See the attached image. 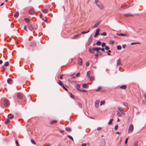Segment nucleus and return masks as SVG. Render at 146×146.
Returning a JSON list of instances; mask_svg holds the SVG:
<instances>
[{"label":"nucleus","instance_id":"15","mask_svg":"<svg viewBox=\"0 0 146 146\" xmlns=\"http://www.w3.org/2000/svg\"><path fill=\"white\" fill-rule=\"evenodd\" d=\"M29 13L30 14L33 15L34 13V9L32 8L29 11Z\"/></svg>","mask_w":146,"mask_h":146},{"label":"nucleus","instance_id":"3","mask_svg":"<svg viewBox=\"0 0 146 146\" xmlns=\"http://www.w3.org/2000/svg\"><path fill=\"white\" fill-rule=\"evenodd\" d=\"M89 51L91 53L93 54L94 53V51H98L99 50L98 48L93 47L92 49L91 47H90L89 49Z\"/></svg>","mask_w":146,"mask_h":146},{"label":"nucleus","instance_id":"64","mask_svg":"<svg viewBox=\"0 0 146 146\" xmlns=\"http://www.w3.org/2000/svg\"><path fill=\"white\" fill-rule=\"evenodd\" d=\"M86 143H83L82 144V146H86Z\"/></svg>","mask_w":146,"mask_h":146},{"label":"nucleus","instance_id":"48","mask_svg":"<svg viewBox=\"0 0 146 146\" xmlns=\"http://www.w3.org/2000/svg\"><path fill=\"white\" fill-rule=\"evenodd\" d=\"M105 103V101L104 100L100 102V105L104 104Z\"/></svg>","mask_w":146,"mask_h":146},{"label":"nucleus","instance_id":"56","mask_svg":"<svg viewBox=\"0 0 146 146\" xmlns=\"http://www.w3.org/2000/svg\"><path fill=\"white\" fill-rule=\"evenodd\" d=\"M123 105L124 106H128V104L127 102H124L123 103Z\"/></svg>","mask_w":146,"mask_h":146},{"label":"nucleus","instance_id":"22","mask_svg":"<svg viewBox=\"0 0 146 146\" xmlns=\"http://www.w3.org/2000/svg\"><path fill=\"white\" fill-rule=\"evenodd\" d=\"M65 130L68 132H70L71 131V129L70 128L66 127L65 128Z\"/></svg>","mask_w":146,"mask_h":146},{"label":"nucleus","instance_id":"2","mask_svg":"<svg viewBox=\"0 0 146 146\" xmlns=\"http://www.w3.org/2000/svg\"><path fill=\"white\" fill-rule=\"evenodd\" d=\"M3 103L4 106L5 107H8L10 105V101L8 99H4Z\"/></svg>","mask_w":146,"mask_h":146},{"label":"nucleus","instance_id":"14","mask_svg":"<svg viewBox=\"0 0 146 146\" xmlns=\"http://www.w3.org/2000/svg\"><path fill=\"white\" fill-rule=\"evenodd\" d=\"M100 23L101 21H99L96 23L93 27V28H95L97 27L100 24Z\"/></svg>","mask_w":146,"mask_h":146},{"label":"nucleus","instance_id":"42","mask_svg":"<svg viewBox=\"0 0 146 146\" xmlns=\"http://www.w3.org/2000/svg\"><path fill=\"white\" fill-rule=\"evenodd\" d=\"M101 35L106 36V33L105 32L102 33L101 34Z\"/></svg>","mask_w":146,"mask_h":146},{"label":"nucleus","instance_id":"17","mask_svg":"<svg viewBox=\"0 0 146 146\" xmlns=\"http://www.w3.org/2000/svg\"><path fill=\"white\" fill-rule=\"evenodd\" d=\"M19 13L18 11H17L14 15V17L16 18H17L19 15Z\"/></svg>","mask_w":146,"mask_h":146},{"label":"nucleus","instance_id":"63","mask_svg":"<svg viewBox=\"0 0 146 146\" xmlns=\"http://www.w3.org/2000/svg\"><path fill=\"white\" fill-rule=\"evenodd\" d=\"M121 112L122 114H123V115L125 114V113L123 110L122 112Z\"/></svg>","mask_w":146,"mask_h":146},{"label":"nucleus","instance_id":"24","mask_svg":"<svg viewBox=\"0 0 146 146\" xmlns=\"http://www.w3.org/2000/svg\"><path fill=\"white\" fill-rule=\"evenodd\" d=\"M80 86V85L79 84H76V89H77V90L79 91H80V90L79 89Z\"/></svg>","mask_w":146,"mask_h":146},{"label":"nucleus","instance_id":"46","mask_svg":"<svg viewBox=\"0 0 146 146\" xmlns=\"http://www.w3.org/2000/svg\"><path fill=\"white\" fill-rule=\"evenodd\" d=\"M118 125H116L114 127V130H116L118 128Z\"/></svg>","mask_w":146,"mask_h":146},{"label":"nucleus","instance_id":"8","mask_svg":"<svg viewBox=\"0 0 146 146\" xmlns=\"http://www.w3.org/2000/svg\"><path fill=\"white\" fill-rule=\"evenodd\" d=\"M80 34H77L74 35L72 37H71V39H75L77 38H79Z\"/></svg>","mask_w":146,"mask_h":146},{"label":"nucleus","instance_id":"55","mask_svg":"<svg viewBox=\"0 0 146 146\" xmlns=\"http://www.w3.org/2000/svg\"><path fill=\"white\" fill-rule=\"evenodd\" d=\"M80 75V72H78V73H77L76 74V77H78Z\"/></svg>","mask_w":146,"mask_h":146},{"label":"nucleus","instance_id":"5","mask_svg":"<svg viewBox=\"0 0 146 146\" xmlns=\"http://www.w3.org/2000/svg\"><path fill=\"white\" fill-rule=\"evenodd\" d=\"M134 129L133 126V124H131L129 125V127L128 129V132L129 133L133 131Z\"/></svg>","mask_w":146,"mask_h":146},{"label":"nucleus","instance_id":"26","mask_svg":"<svg viewBox=\"0 0 146 146\" xmlns=\"http://www.w3.org/2000/svg\"><path fill=\"white\" fill-rule=\"evenodd\" d=\"M57 83L60 86H62L63 85V83L60 80H58V82H57Z\"/></svg>","mask_w":146,"mask_h":146},{"label":"nucleus","instance_id":"44","mask_svg":"<svg viewBox=\"0 0 146 146\" xmlns=\"http://www.w3.org/2000/svg\"><path fill=\"white\" fill-rule=\"evenodd\" d=\"M113 119H111L109 121V122L108 123V124L109 125H111L112 124V121H113Z\"/></svg>","mask_w":146,"mask_h":146},{"label":"nucleus","instance_id":"9","mask_svg":"<svg viewBox=\"0 0 146 146\" xmlns=\"http://www.w3.org/2000/svg\"><path fill=\"white\" fill-rule=\"evenodd\" d=\"M92 34H91L90 36L89 37V38H88V45H89L91 43V42L92 40Z\"/></svg>","mask_w":146,"mask_h":146},{"label":"nucleus","instance_id":"39","mask_svg":"<svg viewBox=\"0 0 146 146\" xmlns=\"http://www.w3.org/2000/svg\"><path fill=\"white\" fill-rule=\"evenodd\" d=\"M117 50H120L121 49V46L120 45H118L117 47Z\"/></svg>","mask_w":146,"mask_h":146},{"label":"nucleus","instance_id":"47","mask_svg":"<svg viewBox=\"0 0 146 146\" xmlns=\"http://www.w3.org/2000/svg\"><path fill=\"white\" fill-rule=\"evenodd\" d=\"M105 49L106 50H108L110 48L108 46H105Z\"/></svg>","mask_w":146,"mask_h":146},{"label":"nucleus","instance_id":"30","mask_svg":"<svg viewBox=\"0 0 146 146\" xmlns=\"http://www.w3.org/2000/svg\"><path fill=\"white\" fill-rule=\"evenodd\" d=\"M101 42L100 41H97L96 42V44L98 46L100 45L101 44Z\"/></svg>","mask_w":146,"mask_h":146},{"label":"nucleus","instance_id":"7","mask_svg":"<svg viewBox=\"0 0 146 146\" xmlns=\"http://www.w3.org/2000/svg\"><path fill=\"white\" fill-rule=\"evenodd\" d=\"M36 42L35 41H33L31 42L30 44V47H35L36 46ZM33 49H32V50H33Z\"/></svg>","mask_w":146,"mask_h":146},{"label":"nucleus","instance_id":"23","mask_svg":"<svg viewBox=\"0 0 146 146\" xmlns=\"http://www.w3.org/2000/svg\"><path fill=\"white\" fill-rule=\"evenodd\" d=\"M13 80H12L10 78H9L7 79V82L8 84H10L12 82V81Z\"/></svg>","mask_w":146,"mask_h":146},{"label":"nucleus","instance_id":"33","mask_svg":"<svg viewBox=\"0 0 146 146\" xmlns=\"http://www.w3.org/2000/svg\"><path fill=\"white\" fill-rule=\"evenodd\" d=\"M9 65V63L8 62H6L4 64V66H7Z\"/></svg>","mask_w":146,"mask_h":146},{"label":"nucleus","instance_id":"36","mask_svg":"<svg viewBox=\"0 0 146 146\" xmlns=\"http://www.w3.org/2000/svg\"><path fill=\"white\" fill-rule=\"evenodd\" d=\"M124 15L126 17H127L128 16H133V15L130 14H124Z\"/></svg>","mask_w":146,"mask_h":146},{"label":"nucleus","instance_id":"13","mask_svg":"<svg viewBox=\"0 0 146 146\" xmlns=\"http://www.w3.org/2000/svg\"><path fill=\"white\" fill-rule=\"evenodd\" d=\"M99 102L100 100H97L95 102L94 105L96 108H97L98 107Z\"/></svg>","mask_w":146,"mask_h":146},{"label":"nucleus","instance_id":"53","mask_svg":"<svg viewBox=\"0 0 146 146\" xmlns=\"http://www.w3.org/2000/svg\"><path fill=\"white\" fill-rule=\"evenodd\" d=\"M95 56V58L96 59H97L99 55L98 54H95L94 55Z\"/></svg>","mask_w":146,"mask_h":146},{"label":"nucleus","instance_id":"19","mask_svg":"<svg viewBox=\"0 0 146 146\" xmlns=\"http://www.w3.org/2000/svg\"><path fill=\"white\" fill-rule=\"evenodd\" d=\"M127 86L126 85H123L120 87V88L122 89H125L127 88Z\"/></svg>","mask_w":146,"mask_h":146},{"label":"nucleus","instance_id":"16","mask_svg":"<svg viewBox=\"0 0 146 146\" xmlns=\"http://www.w3.org/2000/svg\"><path fill=\"white\" fill-rule=\"evenodd\" d=\"M117 65L119 66V65H121V60L120 59H119L117 61Z\"/></svg>","mask_w":146,"mask_h":146},{"label":"nucleus","instance_id":"43","mask_svg":"<svg viewBox=\"0 0 146 146\" xmlns=\"http://www.w3.org/2000/svg\"><path fill=\"white\" fill-rule=\"evenodd\" d=\"M81 92H87V91L86 90H80V91Z\"/></svg>","mask_w":146,"mask_h":146},{"label":"nucleus","instance_id":"20","mask_svg":"<svg viewBox=\"0 0 146 146\" xmlns=\"http://www.w3.org/2000/svg\"><path fill=\"white\" fill-rule=\"evenodd\" d=\"M42 11L44 13H47L48 12V10L47 9H42Z\"/></svg>","mask_w":146,"mask_h":146},{"label":"nucleus","instance_id":"18","mask_svg":"<svg viewBox=\"0 0 146 146\" xmlns=\"http://www.w3.org/2000/svg\"><path fill=\"white\" fill-rule=\"evenodd\" d=\"M82 87L85 88H88L89 86L86 84H82Z\"/></svg>","mask_w":146,"mask_h":146},{"label":"nucleus","instance_id":"4","mask_svg":"<svg viewBox=\"0 0 146 146\" xmlns=\"http://www.w3.org/2000/svg\"><path fill=\"white\" fill-rule=\"evenodd\" d=\"M130 6H128L127 5H125L123 6H121L120 7H119L118 9V10L119 11H121L125 9H126L127 8H129V7Z\"/></svg>","mask_w":146,"mask_h":146},{"label":"nucleus","instance_id":"35","mask_svg":"<svg viewBox=\"0 0 146 146\" xmlns=\"http://www.w3.org/2000/svg\"><path fill=\"white\" fill-rule=\"evenodd\" d=\"M78 106H79V107L81 108H82V104L80 103V102H78Z\"/></svg>","mask_w":146,"mask_h":146},{"label":"nucleus","instance_id":"10","mask_svg":"<svg viewBox=\"0 0 146 146\" xmlns=\"http://www.w3.org/2000/svg\"><path fill=\"white\" fill-rule=\"evenodd\" d=\"M78 63L80 65H82V64L83 61L82 59L80 57H79L78 60Z\"/></svg>","mask_w":146,"mask_h":146},{"label":"nucleus","instance_id":"25","mask_svg":"<svg viewBox=\"0 0 146 146\" xmlns=\"http://www.w3.org/2000/svg\"><path fill=\"white\" fill-rule=\"evenodd\" d=\"M10 122V120L9 119H7L4 122L5 123L7 124H8Z\"/></svg>","mask_w":146,"mask_h":146},{"label":"nucleus","instance_id":"6","mask_svg":"<svg viewBox=\"0 0 146 146\" xmlns=\"http://www.w3.org/2000/svg\"><path fill=\"white\" fill-rule=\"evenodd\" d=\"M17 97L19 99L21 100L23 99L24 97L23 94L21 93H18L17 95Z\"/></svg>","mask_w":146,"mask_h":146},{"label":"nucleus","instance_id":"59","mask_svg":"<svg viewBox=\"0 0 146 146\" xmlns=\"http://www.w3.org/2000/svg\"><path fill=\"white\" fill-rule=\"evenodd\" d=\"M128 140V138H126V139L125 140V144H127V143Z\"/></svg>","mask_w":146,"mask_h":146},{"label":"nucleus","instance_id":"57","mask_svg":"<svg viewBox=\"0 0 146 146\" xmlns=\"http://www.w3.org/2000/svg\"><path fill=\"white\" fill-rule=\"evenodd\" d=\"M15 143L17 146H19V144H18V141L17 140L15 141Z\"/></svg>","mask_w":146,"mask_h":146},{"label":"nucleus","instance_id":"40","mask_svg":"<svg viewBox=\"0 0 146 146\" xmlns=\"http://www.w3.org/2000/svg\"><path fill=\"white\" fill-rule=\"evenodd\" d=\"M90 73H91V72H90V71H88L87 72V76L88 77H90Z\"/></svg>","mask_w":146,"mask_h":146},{"label":"nucleus","instance_id":"54","mask_svg":"<svg viewBox=\"0 0 146 146\" xmlns=\"http://www.w3.org/2000/svg\"><path fill=\"white\" fill-rule=\"evenodd\" d=\"M138 141H136L134 143V146H138Z\"/></svg>","mask_w":146,"mask_h":146},{"label":"nucleus","instance_id":"49","mask_svg":"<svg viewBox=\"0 0 146 146\" xmlns=\"http://www.w3.org/2000/svg\"><path fill=\"white\" fill-rule=\"evenodd\" d=\"M27 27L26 25H25L24 27V29L26 31L28 32V31L27 29Z\"/></svg>","mask_w":146,"mask_h":146},{"label":"nucleus","instance_id":"45","mask_svg":"<svg viewBox=\"0 0 146 146\" xmlns=\"http://www.w3.org/2000/svg\"><path fill=\"white\" fill-rule=\"evenodd\" d=\"M62 87L65 90H66V91H68V89L67 88H65L64 85H63L62 86Z\"/></svg>","mask_w":146,"mask_h":146},{"label":"nucleus","instance_id":"21","mask_svg":"<svg viewBox=\"0 0 146 146\" xmlns=\"http://www.w3.org/2000/svg\"><path fill=\"white\" fill-rule=\"evenodd\" d=\"M57 121L56 120H54L50 122V124L51 125H52L56 123H57Z\"/></svg>","mask_w":146,"mask_h":146},{"label":"nucleus","instance_id":"62","mask_svg":"<svg viewBox=\"0 0 146 146\" xmlns=\"http://www.w3.org/2000/svg\"><path fill=\"white\" fill-rule=\"evenodd\" d=\"M110 42L112 44H113L114 43V41L113 40H111Z\"/></svg>","mask_w":146,"mask_h":146},{"label":"nucleus","instance_id":"32","mask_svg":"<svg viewBox=\"0 0 146 146\" xmlns=\"http://www.w3.org/2000/svg\"><path fill=\"white\" fill-rule=\"evenodd\" d=\"M89 78H90V80L91 81H93L94 79V77L92 76H90Z\"/></svg>","mask_w":146,"mask_h":146},{"label":"nucleus","instance_id":"11","mask_svg":"<svg viewBox=\"0 0 146 146\" xmlns=\"http://www.w3.org/2000/svg\"><path fill=\"white\" fill-rule=\"evenodd\" d=\"M28 28L30 31H32L34 29L32 25L31 24H30L29 25V24H28Z\"/></svg>","mask_w":146,"mask_h":146},{"label":"nucleus","instance_id":"29","mask_svg":"<svg viewBox=\"0 0 146 146\" xmlns=\"http://www.w3.org/2000/svg\"><path fill=\"white\" fill-rule=\"evenodd\" d=\"M67 137L69 138L70 139H71L72 141H74V139L70 135H67Z\"/></svg>","mask_w":146,"mask_h":146},{"label":"nucleus","instance_id":"51","mask_svg":"<svg viewBox=\"0 0 146 146\" xmlns=\"http://www.w3.org/2000/svg\"><path fill=\"white\" fill-rule=\"evenodd\" d=\"M140 44V43H139V42H132V43H131V45H132L133 44Z\"/></svg>","mask_w":146,"mask_h":146},{"label":"nucleus","instance_id":"1","mask_svg":"<svg viewBox=\"0 0 146 146\" xmlns=\"http://www.w3.org/2000/svg\"><path fill=\"white\" fill-rule=\"evenodd\" d=\"M95 2L99 9H104L103 5L99 0H95Z\"/></svg>","mask_w":146,"mask_h":146},{"label":"nucleus","instance_id":"34","mask_svg":"<svg viewBox=\"0 0 146 146\" xmlns=\"http://www.w3.org/2000/svg\"><path fill=\"white\" fill-rule=\"evenodd\" d=\"M31 143L34 145H35L36 144V143L35 141L33 139H31Z\"/></svg>","mask_w":146,"mask_h":146},{"label":"nucleus","instance_id":"52","mask_svg":"<svg viewBox=\"0 0 146 146\" xmlns=\"http://www.w3.org/2000/svg\"><path fill=\"white\" fill-rule=\"evenodd\" d=\"M105 45H106V43H105L104 42H102V46L103 47H104L105 46Z\"/></svg>","mask_w":146,"mask_h":146},{"label":"nucleus","instance_id":"60","mask_svg":"<svg viewBox=\"0 0 146 146\" xmlns=\"http://www.w3.org/2000/svg\"><path fill=\"white\" fill-rule=\"evenodd\" d=\"M63 74L61 75L60 76V79H62V77L63 76Z\"/></svg>","mask_w":146,"mask_h":146},{"label":"nucleus","instance_id":"37","mask_svg":"<svg viewBox=\"0 0 146 146\" xmlns=\"http://www.w3.org/2000/svg\"><path fill=\"white\" fill-rule=\"evenodd\" d=\"M117 115L119 117H121L122 116V115L121 113L118 111L117 112Z\"/></svg>","mask_w":146,"mask_h":146},{"label":"nucleus","instance_id":"31","mask_svg":"<svg viewBox=\"0 0 146 146\" xmlns=\"http://www.w3.org/2000/svg\"><path fill=\"white\" fill-rule=\"evenodd\" d=\"M118 109L120 112H122L123 110V108L121 107H118Z\"/></svg>","mask_w":146,"mask_h":146},{"label":"nucleus","instance_id":"41","mask_svg":"<svg viewBox=\"0 0 146 146\" xmlns=\"http://www.w3.org/2000/svg\"><path fill=\"white\" fill-rule=\"evenodd\" d=\"M1 68L2 69V71L3 72H4L5 70V68L4 67V66H3L1 67Z\"/></svg>","mask_w":146,"mask_h":146},{"label":"nucleus","instance_id":"61","mask_svg":"<svg viewBox=\"0 0 146 146\" xmlns=\"http://www.w3.org/2000/svg\"><path fill=\"white\" fill-rule=\"evenodd\" d=\"M102 129V127H98L97 128V130L99 131H100V130H101Z\"/></svg>","mask_w":146,"mask_h":146},{"label":"nucleus","instance_id":"27","mask_svg":"<svg viewBox=\"0 0 146 146\" xmlns=\"http://www.w3.org/2000/svg\"><path fill=\"white\" fill-rule=\"evenodd\" d=\"M117 35H118L120 36H127L126 35L122 33H120V34H118V33H117Z\"/></svg>","mask_w":146,"mask_h":146},{"label":"nucleus","instance_id":"38","mask_svg":"<svg viewBox=\"0 0 146 146\" xmlns=\"http://www.w3.org/2000/svg\"><path fill=\"white\" fill-rule=\"evenodd\" d=\"M102 89V88L100 86H99L97 89H96L95 90V91H100L101 89Z\"/></svg>","mask_w":146,"mask_h":146},{"label":"nucleus","instance_id":"58","mask_svg":"<svg viewBox=\"0 0 146 146\" xmlns=\"http://www.w3.org/2000/svg\"><path fill=\"white\" fill-rule=\"evenodd\" d=\"M90 65V63L89 62H87L86 63V66H88Z\"/></svg>","mask_w":146,"mask_h":146},{"label":"nucleus","instance_id":"28","mask_svg":"<svg viewBox=\"0 0 146 146\" xmlns=\"http://www.w3.org/2000/svg\"><path fill=\"white\" fill-rule=\"evenodd\" d=\"M24 20L27 23L29 22L30 20V19L28 18H25L24 19Z\"/></svg>","mask_w":146,"mask_h":146},{"label":"nucleus","instance_id":"50","mask_svg":"<svg viewBox=\"0 0 146 146\" xmlns=\"http://www.w3.org/2000/svg\"><path fill=\"white\" fill-rule=\"evenodd\" d=\"M70 97L71 98H74V96L71 93H70Z\"/></svg>","mask_w":146,"mask_h":146},{"label":"nucleus","instance_id":"12","mask_svg":"<svg viewBox=\"0 0 146 146\" xmlns=\"http://www.w3.org/2000/svg\"><path fill=\"white\" fill-rule=\"evenodd\" d=\"M100 29H97L96 30L95 34L94 35L95 37H96L99 34V31H100Z\"/></svg>","mask_w":146,"mask_h":146}]
</instances>
